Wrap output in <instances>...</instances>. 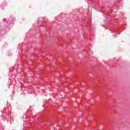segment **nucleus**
I'll return each mask as SVG.
<instances>
[{"label": "nucleus", "mask_w": 130, "mask_h": 130, "mask_svg": "<svg viewBox=\"0 0 130 130\" xmlns=\"http://www.w3.org/2000/svg\"><path fill=\"white\" fill-rule=\"evenodd\" d=\"M3 20L6 23L5 25L7 26L5 27V30H8L9 26L12 24H14V22H15V18L13 16H11L8 19H4Z\"/></svg>", "instance_id": "f257e3e1"}, {"label": "nucleus", "mask_w": 130, "mask_h": 130, "mask_svg": "<svg viewBox=\"0 0 130 130\" xmlns=\"http://www.w3.org/2000/svg\"><path fill=\"white\" fill-rule=\"evenodd\" d=\"M5 118L7 120V121H10V123H12V122L14 121V119H13V118H12V117H11V115H10V114H8Z\"/></svg>", "instance_id": "f03ea898"}, {"label": "nucleus", "mask_w": 130, "mask_h": 130, "mask_svg": "<svg viewBox=\"0 0 130 130\" xmlns=\"http://www.w3.org/2000/svg\"><path fill=\"white\" fill-rule=\"evenodd\" d=\"M9 55H11V54H12L11 52H8Z\"/></svg>", "instance_id": "7ed1b4c3"}, {"label": "nucleus", "mask_w": 130, "mask_h": 130, "mask_svg": "<svg viewBox=\"0 0 130 130\" xmlns=\"http://www.w3.org/2000/svg\"><path fill=\"white\" fill-rule=\"evenodd\" d=\"M2 7H3V6H4V4H2Z\"/></svg>", "instance_id": "20e7f679"}, {"label": "nucleus", "mask_w": 130, "mask_h": 130, "mask_svg": "<svg viewBox=\"0 0 130 130\" xmlns=\"http://www.w3.org/2000/svg\"><path fill=\"white\" fill-rule=\"evenodd\" d=\"M79 114H81V113H79Z\"/></svg>", "instance_id": "39448f33"}]
</instances>
